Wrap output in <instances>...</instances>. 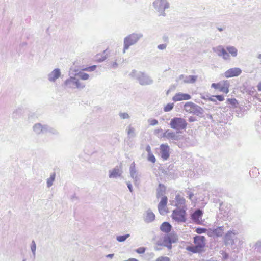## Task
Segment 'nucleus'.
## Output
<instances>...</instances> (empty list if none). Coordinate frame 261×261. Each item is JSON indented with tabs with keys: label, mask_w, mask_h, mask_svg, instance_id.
<instances>
[{
	"label": "nucleus",
	"mask_w": 261,
	"mask_h": 261,
	"mask_svg": "<svg viewBox=\"0 0 261 261\" xmlns=\"http://www.w3.org/2000/svg\"><path fill=\"white\" fill-rule=\"evenodd\" d=\"M170 126L176 130L184 129L187 126L186 120L181 118L176 117L171 119Z\"/></svg>",
	"instance_id": "nucleus-1"
},
{
	"label": "nucleus",
	"mask_w": 261,
	"mask_h": 261,
	"mask_svg": "<svg viewBox=\"0 0 261 261\" xmlns=\"http://www.w3.org/2000/svg\"><path fill=\"white\" fill-rule=\"evenodd\" d=\"M229 87L230 84L228 80H223L219 83H213L211 85L212 88L226 94L229 92Z\"/></svg>",
	"instance_id": "nucleus-2"
},
{
	"label": "nucleus",
	"mask_w": 261,
	"mask_h": 261,
	"mask_svg": "<svg viewBox=\"0 0 261 261\" xmlns=\"http://www.w3.org/2000/svg\"><path fill=\"white\" fill-rule=\"evenodd\" d=\"M141 37V35L137 34H132L124 39V51L129 47L136 43Z\"/></svg>",
	"instance_id": "nucleus-3"
},
{
	"label": "nucleus",
	"mask_w": 261,
	"mask_h": 261,
	"mask_svg": "<svg viewBox=\"0 0 261 261\" xmlns=\"http://www.w3.org/2000/svg\"><path fill=\"white\" fill-rule=\"evenodd\" d=\"M186 211L182 208H177L174 210L172 213V218L178 222H185Z\"/></svg>",
	"instance_id": "nucleus-4"
},
{
	"label": "nucleus",
	"mask_w": 261,
	"mask_h": 261,
	"mask_svg": "<svg viewBox=\"0 0 261 261\" xmlns=\"http://www.w3.org/2000/svg\"><path fill=\"white\" fill-rule=\"evenodd\" d=\"M123 170L121 166H117L109 171V177L110 178H122Z\"/></svg>",
	"instance_id": "nucleus-5"
},
{
	"label": "nucleus",
	"mask_w": 261,
	"mask_h": 261,
	"mask_svg": "<svg viewBox=\"0 0 261 261\" xmlns=\"http://www.w3.org/2000/svg\"><path fill=\"white\" fill-rule=\"evenodd\" d=\"M129 173L131 178L135 185L139 184L140 182V173L135 165H131L129 168Z\"/></svg>",
	"instance_id": "nucleus-6"
},
{
	"label": "nucleus",
	"mask_w": 261,
	"mask_h": 261,
	"mask_svg": "<svg viewBox=\"0 0 261 261\" xmlns=\"http://www.w3.org/2000/svg\"><path fill=\"white\" fill-rule=\"evenodd\" d=\"M65 85L67 88H81L85 87L84 85L80 84L79 81L77 80L75 77H70L65 82Z\"/></svg>",
	"instance_id": "nucleus-7"
},
{
	"label": "nucleus",
	"mask_w": 261,
	"mask_h": 261,
	"mask_svg": "<svg viewBox=\"0 0 261 261\" xmlns=\"http://www.w3.org/2000/svg\"><path fill=\"white\" fill-rule=\"evenodd\" d=\"M242 73V70L240 68L234 67L227 70L224 73L226 78H230L239 76Z\"/></svg>",
	"instance_id": "nucleus-8"
},
{
	"label": "nucleus",
	"mask_w": 261,
	"mask_h": 261,
	"mask_svg": "<svg viewBox=\"0 0 261 261\" xmlns=\"http://www.w3.org/2000/svg\"><path fill=\"white\" fill-rule=\"evenodd\" d=\"M167 197L166 196H163L161 200L158 204V210L160 214L164 215L166 214V205L167 203Z\"/></svg>",
	"instance_id": "nucleus-9"
},
{
	"label": "nucleus",
	"mask_w": 261,
	"mask_h": 261,
	"mask_svg": "<svg viewBox=\"0 0 261 261\" xmlns=\"http://www.w3.org/2000/svg\"><path fill=\"white\" fill-rule=\"evenodd\" d=\"M205 238L204 236H196L194 237V243L201 250L205 245Z\"/></svg>",
	"instance_id": "nucleus-10"
},
{
	"label": "nucleus",
	"mask_w": 261,
	"mask_h": 261,
	"mask_svg": "<svg viewBox=\"0 0 261 261\" xmlns=\"http://www.w3.org/2000/svg\"><path fill=\"white\" fill-rule=\"evenodd\" d=\"M184 107L185 110L190 113H195L198 111V106L192 102H187Z\"/></svg>",
	"instance_id": "nucleus-11"
},
{
	"label": "nucleus",
	"mask_w": 261,
	"mask_h": 261,
	"mask_svg": "<svg viewBox=\"0 0 261 261\" xmlns=\"http://www.w3.org/2000/svg\"><path fill=\"white\" fill-rule=\"evenodd\" d=\"M155 215L150 209L146 211L143 214V220L147 223L152 222L155 219Z\"/></svg>",
	"instance_id": "nucleus-12"
},
{
	"label": "nucleus",
	"mask_w": 261,
	"mask_h": 261,
	"mask_svg": "<svg viewBox=\"0 0 261 261\" xmlns=\"http://www.w3.org/2000/svg\"><path fill=\"white\" fill-rule=\"evenodd\" d=\"M191 98V96L186 93H177L172 97V100L176 102L182 100H187Z\"/></svg>",
	"instance_id": "nucleus-13"
},
{
	"label": "nucleus",
	"mask_w": 261,
	"mask_h": 261,
	"mask_svg": "<svg viewBox=\"0 0 261 261\" xmlns=\"http://www.w3.org/2000/svg\"><path fill=\"white\" fill-rule=\"evenodd\" d=\"M153 5L155 9L158 11H164L166 8L168 7V3L165 0H156L153 3Z\"/></svg>",
	"instance_id": "nucleus-14"
},
{
	"label": "nucleus",
	"mask_w": 261,
	"mask_h": 261,
	"mask_svg": "<svg viewBox=\"0 0 261 261\" xmlns=\"http://www.w3.org/2000/svg\"><path fill=\"white\" fill-rule=\"evenodd\" d=\"M162 165H163V164H158L154 168V173L156 175L162 176L163 175L167 174L168 170Z\"/></svg>",
	"instance_id": "nucleus-15"
},
{
	"label": "nucleus",
	"mask_w": 261,
	"mask_h": 261,
	"mask_svg": "<svg viewBox=\"0 0 261 261\" xmlns=\"http://www.w3.org/2000/svg\"><path fill=\"white\" fill-rule=\"evenodd\" d=\"M161 157L164 160H167L169 157V147L167 144H162L160 146Z\"/></svg>",
	"instance_id": "nucleus-16"
},
{
	"label": "nucleus",
	"mask_w": 261,
	"mask_h": 261,
	"mask_svg": "<svg viewBox=\"0 0 261 261\" xmlns=\"http://www.w3.org/2000/svg\"><path fill=\"white\" fill-rule=\"evenodd\" d=\"M215 51L219 56H222L223 59L226 60L229 58V55L225 49V48L221 46H219L215 49Z\"/></svg>",
	"instance_id": "nucleus-17"
},
{
	"label": "nucleus",
	"mask_w": 261,
	"mask_h": 261,
	"mask_svg": "<svg viewBox=\"0 0 261 261\" xmlns=\"http://www.w3.org/2000/svg\"><path fill=\"white\" fill-rule=\"evenodd\" d=\"M202 215V212L201 210L198 209L192 215V220L196 223L199 224L200 222V219Z\"/></svg>",
	"instance_id": "nucleus-18"
},
{
	"label": "nucleus",
	"mask_w": 261,
	"mask_h": 261,
	"mask_svg": "<svg viewBox=\"0 0 261 261\" xmlns=\"http://www.w3.org/2000/svg\"><path fill=\"white\" fill-rule=\"evenodd\" d=\"M61 73L59 69H55L49 75V80L51 82H54L59 77Z\"/></svg>",
	"instance_id": "nucleus-19"
},
{
	"label": "nucleus",
	"mask_w": 261,
	"mask_h": 261,
	"mask_svg": "<svg viewBox=\"0 0 261 261\" xmlns=\"http://www.w3.org/2000/svg\"><path fill=\"white\" fill-rule=\"evenodd\" d=\"M176 204L175 205L178 207H181L184 209L185 207V199L184 197H181L179 195H177L176 196Z\"/></svg>",
	"instance_id": "nucleus-20"
},
{
	"label": "nucleus",
	"mask_w": 261,
	"mask_h": 261,
	"mask_svg": "<svg viewBox=\"0 0 261 261\" xmlns=\"http://www.w3.org/2000/svg\"><path fill=\"white\" fill-rule=\"evenodd\" d=\"M166 190V187L161 184H160L159 187L156 190V196L157 198H159L160 197L164 196V194Z\"/></svg>",
	"instance_id": "nucleus-21"
},
{
	"label": "nucleus",
	"mask_w": 261,
	"mask_h": 261,
	"mask_svg": "<svg viewBox=\"0 0 261 261\" xmlns=\"http://www.w3.org/2000/svg\"><path fill=\"white\" fill-rule=\"evenodd\" d=\"M55 172H53L50 174V177L46 179V186L47 188H50L53 185V182L55 180Z\"/></svg>",
	"instance_id": "nucleus-22"
},
{
	"label": "nucleus",
	"mask_w": 261,
	"mask_h": 261,
	"mask_svg": "<svg viewBox=\"0 0 261 261\" xmlns=\"http://www.w3.org/2000/svg\"><path fill=\"white\" fill-rule=\"evenodd\" d=\"M171 228V225L168 223L165 222L162 223L160 227V229L165 232L168 233L170 231Z\"/></svg>",
	"instance_id": "nucleus-23"
},
{
	"label": "nucleus",
	"mask_w": 261,
	"mask_h": 261,
	"mask_svg": "<svg viewBox=\"0 0 261 261\" xmlns=\"http://www.w3.org/2000/svg\"><path fill=\"white\" fill-rule=\"evenodd\" d=\"M236 234V233L233 232L232 231H229L227 233L225 237L226 241L227 243H233V236Z\"/></svg>",
	"instance_id": "nucleus-24"
},
{
	"label": "nucleus",
	"mask_w": 261,
	"mask_h": 261,
	"mask_svg": "<svg viewBox=\"0 0 261 261\" xmlns=\"http://www.w3.org/2000/svg\"><path fill=\"white\" fill-rule=\"evenodd\" d=\"M171 243L172 241L170 238V237H165L163 240V243L161 244V245H163L164 246L167 247L169 249L171 248Z\"/></svg>",
	"instance_id": "nucleus-25"
},
{
	"label": "nucleus",
	"mask_w": 261,
	"mask_h": 261,
	"mask_svg": "<svg viewBox=\"0 0 261 261\" xmlns=\"http://www.w3.org/2000/svg\"><path fill=\"white\" fill-rule=\"evenodd\" d=\"M197 77V76L190 75L187 76L184 81L186 83H194L196 82Z\"/></svg>",
	"instance_id": "nucleus-26"
},
{
	"label": "nucleus",
	"mask_w": 261,
	"mask_h": 261,
	"mask_svg": "<svg viewBox=\"0 0 261 261\" xmlns=\"http://www.w3.org/2000/svg\"><path fill=\"white\" fill-rule=\"evenodd\" d=\"M187 250L193 253H198L202 251L197 246H188L187 247Z\"/></svg>",
	"instance_id": "nucleus-27"
},
{
	"label": "nucleus",
	"mask_w": 261,
	"mask_h": 261,
	"mask_svg": "<svg viewBox=\"0 0 261 261\" xmlns=\"http://www.w3.org/2000/svg\"><path fill=\"white\" fill-rule=\"evenodd\" d=\"M130 237L129 234H126L123 236H118L116 237V240L119 242H124L128 238Z\"/></svg>",
	"instance_id": "nucleus-28"
},
{
	"label": "nucleus",
	"mask_w": 261,
	"mask_h": 261,
	"mask_svg": "<svg viewBox=\"0 0 261 261\" xmlns=\"http://www.w3.org/2000/svg\"><path fill=\"white\" fill-rule=\"evenodd\" d=\"M31 250L33 256L34 258L36 257V244L35 242L33 240L31 245Z\"/></svg>",
	"instance_id": "nucleus-29"
},
{
	"label": "nucleus",
	"mask_w": 261,
	"mask_h": 261,
	"mask_svg": "<svg viewBox=\"0 0 261 261\" xmlns=\"http://www.w3.org/2000/svg\"><path fill=\"white\" fill-rule=\"evenodd\" d=\"M227 50L232 56L236 57L237 55V49L235 47L229 46L227 47Z\"/></svg>",
	"instance_id": "nucleus-30"
},
{
	"label": "nucleus",
	"mask_w": 261,
	"mask_h": 261,
	"mask_svg": "<svg viewBox=\"0 0 261 261\" xmlns=\"http://www.w3.org/2000/svg\"><path fill=\"white\" fill-rule=\"evenodd\" d=\"M77 75L79 76V77L81 80H87L89 77V75L88 74L83 72L82 71H80L77 73Z\"/></svg>",
	"instance_id": "nucleus-31"
},
{
	"label": "nucleus",
	"mask_w": 261,
	"mask_h": 261,
	"mask_svg": "<svg viewBox=\"0 0 261 261\" xmlns=\"http://www.w3.org/2000/svg\"><path fill=\"white\" fill-rule=\"evenodd\" d=\"M213 233L218 237L221 236L223 233V229L222 227H219L213 230Z\"/></svg>",
	"instance_id": "nucleus-32"
},
{
	"label": "nucleus",
	"mask_w": 261,
	"mask_h": 261,
	"mask_svg": "<svg viewBox=\"0 0 261 261\" xmlns=\"http://www.w3.org/2000/svg\"><path fill=\"white\" fill-rule=\"evenodd\" d=\"M173 107H174V104L173 103H168L164 108V110L165 112H169L173 109Z\"/></svg>",
	"instance_id": "nucleus-33"
},
{
	"label": "nucleus",
	"mask_w": 261,
	"mask_h": 261,
	"mask_svg": "<svg viewBox=\"0 0 261 261\" xmlns=\"http://www.w3.org/2000/svg\"><path fill=\"white\" fill-rule=\"evenodd\" d=\"M96 68V65H93L91 66H89L82 69V71H86L88 72H91L94 71Z\"/></svg>",
	"instance_id": "nucleus-34"
},
{
	"label": "nucleus",
	"mask_w": 261,
	"mask_h": 261,
	"mask_svg": "<svg viewBox=\"0 0 261 261\" xmlns=\"http://www.w3.org/2000/svg\"><path fill=\"white\" fill-rule=\"evenodd\" d=\"M227 101L228 103L235 106L238 103V101L236 98H229L227 99Z\"/></svg>",
	"instance_id": "nucleus-35"
},
{
	"label": "nucleus",
	"mask_w": 261,
	"mask_h": 261,
	"mask_svg": "<svg viewBox=\"0 0 261 261\" xmlns=\"http://www.w3.org/2000/svg\"><path fill=\"white\" fill-rule=\"evenodd\" d=\"M148 160L152 163H155L156 161L155 156L152 153L148 154Z\"/></svg>",
	"instance_id": "nucleus-36"
},
{
	"label": "nucleus",
	"mask_w": 261,
	"mask_h": 261,
	"mask_svg": "<svg viewBox=\"0 0 261 261\" xmlns=\"http://www.w3.org/2000/svg\"><path fill=\"white\" fill-rule=\"evenodd\" d=\"M255 249L256 250L257 252H261V241H258L256 242L255 244Z\"/></svg>",
	"instance_id": "nucleus-37"
},
{
	"label": "nucleus",
	"mask_w": 261,
	"mask_h": 261,
	"mask_svg": "<svg viewBox=\"0 0 261 261\" xmlns=\"http://www.w3.org/2000/svg\"><path fill=\"white\" fill-rule=\"evenodd\" d=\"M195 231L198 234H201L205 233L206 231V229L203 228H197L196 229Z\"/></svg>",
	"instance_id": "nucleus-38"
},
{
	"label": "nucleus",
	"mask_w": 261,
	"mask_h": 261,
	"mask_svg": "<svg viewBox=\"0 0 261 261\" xmlns=\"http://www.w3.org/2000/svg\"><path fill=\"white\" fill-rule=\"evenodd\" d=\"M165 136L168 138H173L175 137V134L173 132H166Z\"/></svg>",
	"instance_id": "nucleus-39"
},
{
	"label": "nucleus",
	"mask_w": 261,
	"mask_h": 261,
	"mask_svg": "<svg viewBox=\"0 0 261 261\" xmlns=\"http://www.w3.org/2000/svg\"><path fill=\"white\" fill-rule=\"evenodd\" d=\"M98 56H99L98 55H97L96 56V61L97 62H101L104 61L107 58V57H106V56L105 55V56H101V58H99Z\"/></svg>",
	"instance_id": "nucleus-40"
},
{
	"label": "nucleus",
	"mask_w": 261,
	"mask_h": 261,
	"mask_svg": "<svg viewBox=\"0 0 261 261\" xmlns=\"http://www.w3.org/2000/svg\"><path fill=\"white\" fill-rule=\"evenodd\" d=\"M145 248L144 247H140V248H138L136 250V252L139 253V254H143L145 252Z\"/></svg>",
	"instance_id": "nucleus-41"
},
{
	"label": "nucleus",
	"mask_w": 261,
	"mask_h": 261,
	"mask_svg": "<svg viewBox=\"0 0 261 261\" xmlns=\"http://www.w3.org/2000/svg\"><path fill=\"white\" fill-rule=\"evenodd\" d=\"M120 116L122 119H127L129 118V115L126 113H122L120 114Z\"/></svg>",
	"instance_id": "nucleus-42"
},
{
	"label": "nucleus",
	"mask_w": 261,
	"mask_h": 261,
	"mask_svg": "<svg viewBox=\"0 0 261 261\" xmlns=\"http://www.w3.org/2000/svg\"><path fill=\"white\" fill-rule=\"evenodd\" d=\"M156 261H170V259L167 257H160L156 259Z\"/></svg>",
	"instance_id": "nucleus-43"
},
{
	"label": "nucleus",
	"mask_w": 261,
	"mask_h": 261,
	"mask_svg": "<svg viewBox=\"0 0 261 261\" xmlns=\"http://www.w3.org/2000/svg\"><path fill=\"white\" fill-rule=\"evenodd\" d=\"M134 132H135L134 128L131 126H129L128 131H127V134L128 135L133 134L134 133Z\"/></svg>",
	"instance_id": "nucleus-44"
},
{
	"label": "nucleus",
	"mask_w": 261,
	"mask_h": 261,
	"mask_svg": "<svg viewBox=\"0 0 261 261\" xmlns=\"http://www.w3.org/2000/svg\"><path fill=\"white\" fill-rule=\"evenodd\" d=\"M215 97L220 101H222L224 100V98L222 95H216Z\"/></svg>",
	"instance_id": "nucleus-45"
},
{
	"label": "nucleus",
	"mask_w": 261,
	"mask_h": 261,
	"mask_svg": "<svg viewBox=\"0 0 261 261\" xmlns=\"http://www.w3.org/2000/svg\"><path fill=\"white\" fill-rule=\"evenodd\" d=\"M166 47V44H160L158 46V48L159 49H161V50H163V49H165Z\"/></svg>",
	"instance_id": "nucleus-46"
},
{
	"label": "nucleus",
	"mask_w": 261,
	"mask_h": 261,
	"mask_svg": "<svg viewBox=\"0 0 261 261\" xmlns=\"http://www.w3.org/2000/svg\"><path fill=\"white\" fill-rule=\"evenodd\" d=\"M158 123V121L156 119H152V120H151L150 121V124L151 125H155L157 124Z\"/></svg>",
	"instance_id": "nucleus-47"
},
{
	"label": "nucleus",
	"mask_w": 261,
	"mask_h": 261,
	"mask_svg": "<svg viewBox=\"0 0 261 261\" xmlns=\"http://www.w3.org/2000/svg\"><path fill=\"white\" fill-rule=\"evenodd\" d=\"M127 185L128 188L129 189L130 192H133V187H132V184L129 182H128L127 183Z\"/></svg>",
	"instance_id": "nucleus-48"
},
{
	"label": "nucleus",
	"mask_w": 261,
	"mask_h": 261,
	"mask_svg": "<svg viewBox=\"0 0 261 261\" xmlns=\"http://www.w3.org/2000/svg\"><path fill=\"white\" fill-rule=\"evenodd\" d=\"M146 150L147 151V152L148 153V154L151 153V147H150V146L148 145L146 148Z\"/></svg>",
	"instance_id": "nucleus-49"
},
{
	"label": "nucleus",
	"mask_w": 261,
	"mask_h": 261,
	"mask_svg": "<svg viewBox=\"0 0 261 261\" xmlns=\"http://www.w3.org/2000/svg\"><path fill=\"white\" fill-rule=\"evenodd\" d=\"M187 194H188V196H189V198L190 199L192 200V198L194 196V194L193 193H190V192H189L187 193Z\"/></svg>",
	"instance_id": "nucleus-50"
},
{
	"label": "nucleus",
	"mask_w": 261,
	"mask_h": 261,
	"mask_svg": "<svg viewBox=\"0 0 261 261\" xmlns=\"http://www.w3.org/2000/svg\"><path fill=\"white\" fill-rule=\"evenodd\" d=\"M114 254H109L106 256V257L112 258Z\"/></svg>",
	"instance_id": "nucleus-51"
},
{
	"label": "nucleus",
	"mask_w": 261,
	"mask_h": 261,
	"mask_svg": "<svg viewBox=\"0 0 261 261\" xmlns=\"http://www.w3.org/2000/svg\"><path fill=\"white\" fill-rule=\"evenodd\" d=\"M189 121L190 122H193V121H194L195 120V118L193 117H190L189 118Z\"/></svg>",
	"instance_id": "nucleus-52"
},
{
	"label": "nucleus",
	"mask_w": 261,
	"mask_h": 261,
	"mask_svg": "<svg viewBox=\"0 0 261 261\" xmlns=\"http://www.w3.org/2000/svg\"><path fill=\"white\" fill-rule=\"evenodd\" d=\"M124 261H138V260L135 258H130L128 260H124Z\"/></svg>",
	"instance_id": "nucleus-53"
},
{
	"label": "nucleus",
	"mask_w": 261,
	"mask_h": 261,
	"mask_svg": "<svg viewBox=\"0 0 261 261\" xmlns=\"http://www.w3.org/2000/svg\"><path fill=\"white\" fill-rule=\"evenodd\" d=\"M258 90L261 91V82L259 83L258 85Z\"/></svg>",
	"instance_id": "nucleus-54"
},
{
	"label": "nucleus",
	"mask_w": 261,
	"mask_h": 261,
	"mask_svg": "<svg viewBox=\"0 0 261 261\" xmlns=\"http://www.w3.org/2000/svg\"><path fill=\"white\" fill-rule=\"evenodd\" d=\"M117 65V63L116 62H115L112 65V67H115V66H116Z\"/></svg>",
	"instance_id": "nucleus-55"
},
{
	"label": "nucleus",
	"mask_w": 261,
	"mask_h": 261,
	"mask_svg": "<svg viewBox=\"0 0 261 261\" xmlns=\"http://www.w3.org/2000/svg\"><path fill=\"white\" fill-rule=\"evenodd\" d=\"M210 100H211L212 101H215V99H214L213 98H210Z\"/></svg>",
	"instance_id": "nucleus-56"
},
{
	"label": "nucleus",
	"mask_w": 261,
	"mask_h": 261,
	"mask_svg": "<svg viewBox=\"0 0 261 261\" xmlns=\"http://www.w3.org/2000/svg\"><path fill=\"white\" fill-rule=\"evenodd\" d=\"M258 58L261 59V54H259L258 56Z\"/></svg>",
	"instance_id": "nucleus-57"
},
{
	"label": "nucleus",
	"mask_w": 261,
	"mask_h": 261,
	"mask_svg": "<svg viewBox=\"0 0 261 261\" xmlns=\"http://www.w3.org/2000/svg\"><path fill=\"white\" fill-rule=\"evenodd\" d=\"M22 261H26V260L24 259H23Z\"/></svg>",
	"instance_id": "nucleus-58"
}]
</instances>
